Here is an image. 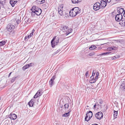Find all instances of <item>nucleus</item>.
Here are the masks:
<instances>
[{
	"label": "nucleus",
	"instance_id": "1",
	"mask_svg": "<svg viewBox=\"0 0 125 125\" xmlns=\"http://www.w3.org/2000/svg\"><path fill=\"white\" fill-rule=\"evenodd\" d=\"M81 12V10L80 8L78 7H75L70 11V15L71 17H74L80 14Z\"/></svg>",
	"mask_w": 125,
	"mask_h": 125
},
{
	"label": "nucleus",
	"instance_id": "2",
	"mask_svg": "<svg viewBox=\"0 0 125 125\" xmlns=\"http://www.w3.org/2000/svg\"><path fill=\"white\" fill-rule=\"evenodd\" d=\"M31 10H32L31 15L32 16H34L35 15L38 16L42 12L41 9L35 6H33Z\"/></svg>",
	"mask_w": 125,
	"mask_h": 125
},
{
	"label": "nucleus",
	"instance_id": "3",
	"mask_svg": "<svg viewBox=\"0 0 125 125\" xmlns=\"http://www.w3.org/2000/svg\"><path fill=\"white\" fill-rule=\"evenodd\" d=\"M60 29L62 31L64 32H66L65 33L66 36L72 32V29H69L67 26L64 25L61 26Z\"/></svg>",
	"mask_w": 125,
	"mask_h": 125
},
{
	"label": "nucleus",
	"instance_id": "4",
	"mask_svg": "<svg viewBox=\"0 0 125 125\" xmlns=\"http://www.w3.org/2000/svg\"><path fill=\"white\" fill-rule=\"evenodd\" d=\"M15 27L14 25L11 23H9L7 25L6 29L8 31L11 32L15 28Z\"/></svg>",
	"mask_w": 125,
	"mask_h": 125
},
{
	"label": "nucleus",
	"instance_id": "5",
	"mask_svg": "<svg viewBox=\"0 0 125 125\" xmlns=\"http://www.w3.org/2000/svg\"><path fill=\"white\" fill-rule=\"evenodd\" d=\"M103 115L102 113L101 112H99L95 115V117L98 119L100 120L103 118Z\"/></svg>",
	"mask_w": 125,
	"mask_h": 125
},
{
	"label": "nucleus",
	"instance_id": "6",
	"mask_svg": "<svg viewBox=\"0 0 125 125\" xmlns=\"http://www.w3.org/2000/svg\"><path fill=\"white\" fill-rule=\"evenodd\" d=\"M100 3L99 2H97L94 4V5L93 9L95 10H99L100 8Z\"/></svg>",
	"mask_w": 125,
	"mask_h": 125
},
{
	"label": "nucleus",
	"instance_id": "7",
	"mask_svg": "<svg viewBox=\"0 0 125 125\" xmlns=\"http://www.w3.org/2000/svg\"><path fill=\"white\" fill-rule=\"evenodd\" d=\"M123 18V16L122 14H118L116 15L115 17V19L117 21H120Z\"/></svg>",
	"mask_w": 125,
	"mask_h": 125
},
{
	"label": "nucleus",
	"instance_id": "8",
	"mask_svg": "<svg viewBox=\"0 0 125 125\" xmlns=\"http://www.w3.org/2000/svg\"><path fill=\"white\" fill-rule=\"evenodd\" d=\"M106 2L104 0H102L100 3L101 8L103 9L106 5Z\"/></svg>",
	"mask_w": 125,
	"mask_h": 125
},
{
	"label": "nucleus",
	"instance_id": "9",
	"mask_svg": "<svg viewBox=\"0 0 125 125\" xmlns=\"http://www.w3.org/2000/svg\"><path fill=\"white\" fill-rule=\"evenodd\" d=\"M33 65V63H31L30 64H27L22 67V69L24 71L30 67L32 66Z\"/></svg>",
	"mask_w": 125,
	"mask_h": 125
},
{
	"label": "nucleus",
	"instance_id": "10",
	"mask_svg": "<svg viewBox=\"0 0 125 125\" xmlns=\"http://www.w3.org/2000/svg\"><path fill=\"white\" fill-rule=\"evenodd\" d=\"M9 117L11 119L13 120H15L17 118V115L15 114H11L10 115H9Z\"/></svg>",
	"mask_w": 125,
	"mask_h": 125
},
{
	"label": "nucleus",
	"instance_id": "11",
	"mask_svg": "<svg viewBox=\"0 0 125 125\" xmlns=\"http://www.w3.org/2000/svg\"><path fill=\"white\" fill-rule=\"evenodd\" d=\"M56 36L54 37L53 38L51 41V43L52 47L54 48L56 44V42H55V40Z\"/></svg>",
	"mask_w": 125,
	"mask_h": 125
},
{
	"label": "nucleus",
	"instance_id": "12",
	"mask_svg": "<svg viewBox=\"0 0 125 125\" xmlns=\"http://www.w3.org/2000/svg\"><path fill=\"white\" fill-rule=\"evenodd\" d=\"M117 11L119 14H122V13L124 11V10L123 8L121 7H119L117 8Z\"/></svg>",
	"mask_w": 125,
	"mask_h": 125
},
{
	"label": "nucleus",
	"instance_id": "13",
	"mask_svg": "<svg viewBox=\"0 0 125 125\" xmlns=\"http://www.w3.org/2000/svg\"><path fill=\"white\" fill-rule=\"evenodd\" d=\"M86 115L88 117H89V119H90L93 116L92 112L91 111H89V112H87Z\"/></svg>",
	"mask_w": 125,
	"mask_h": 125
},
{
	"label": "nucleus",
	"instance_id": "14",
	"mask_svg": "<svg viewBox=\"0 0 125 125\" xmlns=\"http://www.w3.org/2000/svg\"><path fill=\"white\" fill-rule=\"evenodd\" d=\"M42 89L39 90L36 93L37 96H39L41 95L42 93Z\"/></svg>",
	"mask_w": 125,
	"mask_h": 125
},
{
	"label": "nucleus",
	"instance_id": "15",
	"mask_svg": "<svg viewBox=\"0 0 125 125\" xmlns=\"http://www.w3.org/2000/svg\"><path fill=\"white\" fill-rule=\"evenodd\" d=\"M121 20V21L119 23L121 25L125 26V18H123Z\"/></svg>",
	"mask_w": 125,
	"mask_h": 125
},
{
	"label": "nucleus",
	"instance_id": "16",
	"mask_svg": "<svg viewBox=\"0 0 125 125\" xmlns=\"http://www.w3.org/2000/svg\"><path fill=\"white\" fill-rule=\"evenodd\" d=\"M18 2V1H13L10 0V3L11 5V6L13 7L15 4Z\"/></svg>",
	"mask_w": 125,
	"mask_h": 125
},
{
	"label": "nucleus",
	"instance_id": "17",
	"mask_svg": "<svg viewBox=\"0 0 125 125\" xmlns=\"http://www.w3.org/2000/svg\"><path fill=\"white\" fill-rule=\"evenodd\" d=\"M120 89L121 90L125 92V83H122L120 86Z\"/></svg>",
	"mask_w": 125,
	"mask_h": 125
},
{
	"label": "nucleus",
	"instance_id": "18",
	"mask_svg": "<svg viewBox=\"0 0 125 125\" xmlns=\"http://www.w3.org/2000/svg\"><path fill=\"white\" fill-rule=\"evenodd\" d=\"M6 3V0H0V4L2 5V7H4Z\"/></svg>",
	"mask_w": 125,
	"mask_h": 125
},
{
	"label": "nucleus",
	"instance_id": "19",
	"mask_svg": "<svg viewBox=\"0 0 125 125\" xmlns=\"http://www.w3.org/2000/svg\"><path fill=\"white\" fill-rule=\"evenodd\" d=\"M32 35L31 34H30L29 35H28L26 36L24 38L25 41H28V40L31 37Z\"/></svg>",
	"mask_w": 125,
	"mask_h": 125
},
{
	"label": "nucleus",
	"instance_id": "20",
	"mask_svg": "<svg viewBox=\"0 0 125 125\" xmlns=\"http://www.w3.org/2000/svg\"><path fill=\"white\" fill-rule=\"evenodd\" d=\"M34 100L33 99H31L29 103V104L30 106L32 107L34 104Z\"/></svg>",
	"mask_w": 125,
	"mask_h": 125
},
{
	"label": "nucleus",
	"instance_id": "21",
	"mask_svg": "<svg viewBox=\"0 0 125 125\" xmlns=\"http://www.w3.org/2000/svg\"><path fill=\"white\" fill-rule=\"evenodd\" d=\"M7 40H6L5 41H3L0 42V47L3 46L4 45H5L7 42Z\"/></svg>",
	"mask_w": 125,
	"mask_h": 125
},
{
	"label": "nucleus",
	"instance_id": "22",
	"mask_svg": "<svg viewBox=\"0 0 125 125\" xmlns=\"http://www.w3.org/2000/svg\"><path fill=\"white\" fill-rule=\"evenodd\" d=\"M81 1V0H72V2L73 3H78Z\"/></svg>",
	"mask_w": 125,
	"mask_h": 125
},
{
	"label": "nucleus",
	"instance_id": "23",
	"mask_svg": "<svg viewBox=\"0 0 125 125\" xmlns=\"http://www.w3.org/2000/svg\"><path fill=\"white\" fill-rule=\"evenodd\" d=\"M116 48L114 47H110L107 48V50L109 51H111L113 50H115Z\"/></svg>",
	"mask_w": 125,
	"mask_h": 125
},
{
	"label": "nucleus",
	"instance_id": "24",
	"mask_svg": "<svg viewBox=\"0 0 125 125\" xmlns=\"http://www.w3.org/2000/svg\"><path fill=\"white\" fill-rule=\"evenodd\" d=\"M114 119H115L117 117L118 113L117 111H115V110H114Z\"/></svg>",
	"mask_w": 125,
	"mask_h": 125
},
{
	"label": "nucleus",
	"instance_id": "25",
	"mask_svg": "<svg viewBox=\"0 0 125 125\" xmlns=\"http://www.w3.org/2000/svg\"><path fill=\"white\" fill-rule=\"evenodd\" d=\"M70 112H68V113H65V114L62 115V116L63 117H68L69 115H70Z\"/></svg>",
	"mask_w": 125,
	"mask_h": 125
},
{
	"label": "nucleus",
	"instance_id": "26",
	"mask_svg": "<svg viewBox=\"0 0 125 125\" xmlns=\"http://www.w3.org/2000/svg\"><path fill=\"white\" fill-rule=\"evenodd\" d=\"M32 21V20L31 19L29 18L28 20H27V19H26L25 22H26V23H27V24H28L31 22Z\"/></svg>",
	"mask_w": 125,
	"mask_h": 125
},
{
	"label": "nucleus",
	"instance_id": "27",
	"mask_svg": "<svg viewBox=\"0 0 125 125\" xmlns=\"http://www.w3.org/2000/svg\"><path fill=\"white\" fill-rule=\"evenodd\" d=\"M96 48V47L95 45H93L91 46V47H90L89 48V49L90 50H93L94 49Z\"/></svg>",
	"mask_w": 125,
	"mask_h": 125
},
{
	"label": "nucleus",
	"instance_id": "28",
	"mask_svg": "<svg viewBox=\"0 0 125 125\" xmlns=\"http://www.w3.org/2000/svg\"><path fill=\"white\" fill-rule=\"evenodd\" d=\"M64 18H66L68 17L69 16V14L68 13L65 12L64 13V16H62Z\"/></svg>",
	"mask_w": 125,
	"mask_h": 125
},
{
	"label": "nucleus",
	"instance_id": "29",
	"mask_svg": "<svg viewBox=\"0 0 125 125\" xmlns=\"http://www.w3.org/2000/svg\"><path fill=\"white\" fill-rule=\"evenodd\" d=\"M59 14L61 16H64V13L62 10L58 11Z\"/></svg>",
	"mask_w": 125,
	"mask_h": 125
},
{
	"label": "nucleus",
	"instance_id": "30",
	"mask_svg": "<svg viewBox=\"0 0 125 125\" xmlns=\"http://www.w3.org/2000/svg\"><path fill=\"white\" fill-rule=\"evenodd\" d=\"M63 6L62 5L59 6L58 8V11L63 10Z\"/></svg>",
	"mask_w": 125,
	"mask_h": 125
},
{
	"label": "nucleus",
	"instance_id": "31",
	"mask_svg": "<svg viewBox=\"0 0 125 125\" xmlns=\"http://www.w3.org/2000/svg\"><path fill=\"white\" fill-rule=\"evenodd\" d=\"M55 42L56 43V45H57V43L59 42V38L58 37H56V38L55 39Z\"/></svg>",
	"mask_w": 125,
	"mask_h": 125
},
{
	"label": "nucleus",
	"instance_id": "32",
	"mask_svg": "<svg viewBox=\"0 0 125 125\" xmlns=\"http://www.w3.org/2000/svg\"><path fill=\"white\" fill-rule=\"evenodd\" d=\"M16 77H13L12 78L10 79V82L11 83H13L15 80L16 79Z\"/></svg>",
	"mask_w": 125,
	"mask_h": 125
},
{
	"label": "nucleus",
	"instance_id": "33",
	"mask_svg": "<svg viewBox=\"0 0 125 125\" xmlns=\"http://www.w3.org/2000/svg\"><path fill=\"white\" fill-rule=\"evenodd\" d=\"M43 6L45 9H46L48 7V4L47 3H46L45 4H43Z\"/></svg>",
	"mask_w": 125,
	"mask_h": 125
},
{
	"label": "nucleus",
	"instance_id": "34",
	"mask_svg": "<svg viewBox=\"0 0 125 125\" xmlns=\"http://www.w3.org/2000/svg\"><path fill=\"white\" fill-rule=\"evenodd\" d=\"M38 2H40V4L43 3L45 2L44 0H37Z\"/></svg>",
	"mask_w": 125,
	"mask_h": 125
},
{
	"label": "nucleus",
	"instance_id": "35",
	"mask_svg": "<svg viewBox=\"0 0 125 125\" xmlns=\"http://www.w3.org/2000/svg\"><path fill=\"white\" fill-rule=\"evenodd\" d=\"M53 82H54V81H52V80H51L50 81H49V83H50V86L51 87L52 86V85H53Z\"/></svg>",
	"mask_w": 125,
	"mask_h": 125
},
{
	"label": "nucleus",
	"instance_id": "36",
	"mask_svg": "<svg viewBox=\"0 0 125 125\" xmlns=\"http://www.w3.org/2000/svg\"><path fill=\"white\" fill-rule=\"evenodd\" d=\"M66 36L65 35V34H64L63 35H62L61 36V38L62 39V40L64 39H65V37H64V36Z\"/></svg>",
	"mask_w": 125,
	"mask_h": 125
},
{
	"label": "nucleus",
	"instance_id": "37",
	"mask_svg": "<svg viewBox=\"0 0 125 125\" xmlns=\"http://www.w3.org/2000/svg\"><path fill=\"white\" fill-rule=\"evenodd\" d=\"M69 106L68 104H65L64 105V107L65 109H67L68 108Z\"/></svg>",
	"mask_w": 125,
	"mask_h": 125
},
{
	"label": "nucleus",
	"instance_id": "38",
	"mask_svg": "<svg viewBox=\"0 0 125 125\" xmlns=\"http://www.w3.org/2000/svg\"><path fill=\"white\" fill-rule=\"evenodd\" d=\"M88 116L86 115V116L85 117V121H88L90 119H89V118L88 119H87V118H88Z\"/></svg>",
	"mask_w": 125,
	"mask_h": 125
},
{
	"label": "nucleus",
	"instance_id": "39",
	"mask_svg": "<svg viewBox=\"0 0 125 125\" xmlns=\"http://www.w3.org/2000/svg\"><path fill=\"white\" fill-rule=\"evenodd\" d=\"M94 52H91L89 54V56H92L94 55Z\"/></svg>",
	"mask_w": 125,
	"mask_h": 125
},
{
	"label": "nucleus",
	"instance_id": "40",
	"mask_svg": "<svg viewBox=\"0 0 125 125\" xmlns=\"http://www.w3.org/2000/svg\"><path fill=\"white\" fill-rule=\"evenodd\" d=\"M55 78H56L55 76H54L52 77V78L51 79V80L54 81V80L55 79Z\"/></svg>",
	"mask_w": 125,
	"mask_h": 125
},
{
	"label": "nucleus",
	"instance_id": "41",
	"mask_svg": "<svg viewBox=\"0 0 125 125\" xmlns=\"http://www.w3.org/2000/svg\"><path fill=\"white\" fill-rule=\"evenodd\" d=\"M86 76L87 77H88L89 76V73H88V71H87L86 73Z\"/></svg>",
	"mask_w": 125,
	"mask_h": 125
},
{
	"label": "nucleus",
	"instance_id": "42",
	"mask_svg": "<svg viewBox=\"0 0 125 125\" xmlns=\"http://www.w3.org/2000/svg\"><path fill=\"white\" fill-rule=\"evenodd\" d=\"M95 71L94 70L93 72L92 75L93 76H94L95 75Z\"/></svg>",
	"mask_w": 125,
	"mask_h": 125
},
{
	"label": "nucleus",
	"instance_id": "43",
	"mask_svg": "<svg viewBox=\"0 0 125 125\" xmlns=\"http://www.w3.org/2000/svg\"><path fill=\"white\" fill-rule=\"evenodd\" d=\"M95 82V80H91L90 81V82L91 83H92Z\"/></svg>",
	"mask_w": 125,
	"mask_h": 125
},
{
	"label": "nucleus",
	"instance_id": "44",
	"mask_svg": "<svg viewBox=\"0 0 125 125\" xmlns=\"http://www.w3.org/2000/svg\"><path fill=\"white\" fill-rule=\"evenodd\" d=\"M111 0H105V1H106V3H109L110 2H111Z\"/></svg>",
	"mask_w": 125,
	"mask_h": 125
},
{
	"label": "nucleus",
	"instance_id": "45",
	"mask_svg": "<svg viewBox=\"0 0 125 125\" xmlns=\"http://www.w3.org/2000/svg\"><path fill=\"white\" fill-rule=\"evenodd\" d=\"M115 56L116 57V59L119 58L120 57L119 55H116Z\"/></svg>",
	"mask_w": 125,
	"mask_h": 125
},
{
	"label": "nucleus",
	"instance_id": "46",
	"mask_svg": "<svg viewBox=\"0 0 125 125\" xmlns=\"http://www.w3.org/2000/svg\"><path fill=\"white\" fill-rule=\"evenodd\" d=\"M106 55V53L105 52L103 53L100 55Z\"/></svg>",
	"mask_w": 125,
	"mask_h": 125
},
{
	"label": "nucleus",
	"instance_id": "47",
	"mask_svg": "<svg viewBox=\"0 0 125 125\" xmlns=\"http://www.w3.org/2000/svg\"><path fill=\"white\" fill-rule=\"evenodd\" d=\"M35 31V30L34 29H33L32 30V32L30 33L32 35H33V33Z\"/></svg>",
	"mask_w": 125,
	"mask_h": 125
},
{
	"label": "nucleus",
	"instance_id": "48",
	"mask_svg": "<svg viewBox=\"0 0 125 125\" xmlns=\"http://www.w3.org/2000/svg\"><path fill=\"white\" fill-rule=\"evenodd\" d=\"M59 52V51L58 50L56 52H55L53 54V55H55L57 54V53H58Z\"/></svg>",
	"mask_w": 125,
	"mask_h": 125
},
{
	"label": "nucleus",
	"instance_id": "49",
	"mask_svg": "<svg viewBox=\"0 0 125 125\" xmlns=\"http://www.w3.org/2000/svg\"><path fill=\"white\" fill-rule=\"evenodd\" d=\"M111 59L112 60H114L116 59V57H115V56L112 57L111 58Z\"/></svg>",
	"mask_w": 125,
	"mask_h": 125
},
{
	"label": "nucleus",
	"instance_id": "50",
	"mask_svg": "<svg viewBox=\"0 0 125 125\" xmlns=\"http://www.w3.org/2000/svg\"><path fill=\"white\" fill-rule=\"evenodd\" d=\"M98 76H96V77L94 80H95V82L97 80V79L98 78Z\"/></svg>",
	"mask_w": 125,
	"mask_h": 125
},
{
	"label": "nucleus",
	"instance_id": "51",
	"mask_svg": "<svg viewBox=\"0 0 125 125\" xmlns=\"http://www.w3.org/2000/svg\"><path fill=\"white\" fill-rule=\"evenodd\" d=\"M16 22H17V24H19L20 23V20H19L18 19L16 21Z\"/></svg>",
	"mask_w": 125,
	"mask_h": 125
},
{
	"label": "nucleus",
	"instance_id": "52",
	"mask_svg": "<svg viewBox=\"0 0 125 125\" xmlns=\"http://www.w3.org/2000/svg\"><path fill=\"white\" fill-rule=\"evenodd\" d=\"M99 103L101 104H102L103 103L102 101L101 100H99Z\"/></svg>",
	"mask_w": 125,
	"mask_h": 125
},
{
	"label": "nucleus",
	"instance_id": "53",
	"mask_svg": "<svg viewBox=\"0 0 125 125\" xmlns=\"http://www.w3.org/2000/svg\"><path fill=\"white\" fill-rule=\"evenodd\" d=\"M91 80H94V76H93L92 75L91 76Z\"/></svg>",
	"mask_w": 125,
	"mask_h": 125
},
{
	"label": "nucleus",
	"instance_id": "54",
	"mask_svg": "<svg viewBox=\"0 0 125 125\" xmlns=\"http://www.w3.org/2000/svg\"><path fill=\"white\" fill-rule=\"evenodd\" d=\"M99 73L98 72H96V76H98Z\"/></svg>",
	"mask_w": 125,
	"mask_h": 125
},
{
	"label": "nucleus",
	"instance_id": "55",
	"mask_svg": "<svg viewBox=\"0 0 125 125\" xmlns=\"http://www.w3.org/2000/svg\"><path fill=\"white\" fill-rule=\"evenodd\" d=\"M38 97V96H37V95H36V94H35L34 95V98H36Z\"/></svg>",
	"mask_w": 125,
	"mask_h": 125
},
{
	"label": "nucleus",
	"instance_id": "56",
	"mask_svg": "<svg viewBox=\"0 0 125 125\" xmlns=\"http://www.w3.org/2000/svg\"><path fill=\"white\" fill-rule=\"evenodd\" d=\"M97 106V105L96 104H95V105H94V108L95 109V108H97V107H96Z\"/></svg>",
	"mask_w": 125,
	"mask_h": 125
},
{
	"label": "nucleus",
	"instance_id": "57",
	"mask_svg": "<svg viewBox=\"0 0 125 125\" xmlns=\"http://www.w3.org/2000/svg\"><path fill=\"white\" fill-rule=\"evenodd\" d=\"M106 54H109V53H111V52H106Z\"/></svg>",
	"mask_w": 125,
	"mask_h": 125
},
{
	"label": "nucleus",
	"instance_id": "58",
	"mask_svg": "<svg viewBox=\"0 0 125 125\" xmlns=\"http://www.w3.org/2000/svg\"><path fill=\"white\" fill-rule=\"evenodd\" d=\"M124 16L125 17V10L124 13Z\"/></svg>",
	"mask_w": 125,
	"mask_h": 125
},
{
	"label": "nucleus",
	"instance_id": "59",
	"mask_svg": "<svg viewBox=\"0 0 125 125\" xmlns=\"http://www.w3.org/2000/svg\"><path fill=\"white\" fill-rule=\"evenodd\" d=\"M11 73H12V72H11V73H9V76H8V77H9L10 76V75H11Z\"/></svg>",
	"mask_w": 125,
	"mask_h": 125
},
{
	"label": "nucleus",
	"instance_id": "60",
	"mask_svg": "<svg viewBox=\"0 0 125 125\" xmlns=\"http://www.w3.org/2000/svg\"><path fill=\"white\" fill-rule=\"evenodd\" d=\"M92 125H98V124H94Z\"/></svg>",
	"mask_w": 125,
	"mask_h": 125
},
{
	"label": "nucleus",
	"instance_id": "61",
	"mask_svg": "<svg viewBox=\"0 0 125 125\" xmlns=\"http://www.w3.org/2000/svg\"><path fill=\"white\" fill-rule=\"evenodd\" d=\"M116 1H119L120 0H115Z\"/></svg>",
	"mask_w": 125,
	"mask_h": 125
}]
</instances>
